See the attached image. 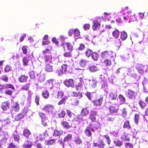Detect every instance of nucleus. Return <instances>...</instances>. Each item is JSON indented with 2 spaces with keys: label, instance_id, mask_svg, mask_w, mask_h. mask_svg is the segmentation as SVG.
<instances>
[{
  "label": "nucleus",
  "instance_id": "1",
  "mask_svg": "<svg viewBox=\"0 0 148 148\" xmlns=\"http://www.w3.org/2000/svg\"><path fill=\"white\" fill-rule=\"evenodd\" d=\"M128 7L123 8L120 12V15L123 14V18L125 21L130 19L134 21L136 20V17L134 13H132L131 10L128 11Z\"/></svg>",
  "mask_w": 148,
  "mask_h": 148
},
{
  "label": "nucleus",
  "instance_id": "2",
  "mask_svg": "<svg viewBox=\"0 0 148 148\" xmlns=\"http://www.w3.org/2000/svg\"><path fill=\"white\" fill-rule=\"evenodd\" d=\"M98 127L95 124H91L86 127L84 132L85 134L88 136H91L92 135V131L94 132L95 130L97 129Z\"/></svg>",
  "mask_w": 148,
  "mask_h": 148
},
{
  "label": "nucleus",
  "instance_id": "3",
  "mask_svg": "<svg viewBox=\"0 0 148 148\" xmlns=\"http://www.w3.org/2000/svg\"><path fill=\"white\" fill-rule=\"evenodd\" d=\"M114 53L111 51L108 52L106 51L103 52L101 54V57L103 58H106L113 57Z\"/></svg>",
  "mask_w": 148,
  "mask_h": 148
},
{
  "label": "nucleus",
  "instance_id": "4",
  "mask_svg": "<svg viewBox=\"0 0 148 148\" xmlns=\"http://www.w3.org/2000/svg\"><path fill=\"white\" fill-rule=\"evenodd\" d=\"M125 94L126 97L132 99H134L136 95L135 92L130 90L126 91Z\"/></svg>",
  "mask_w": 148,
  "mask_h": 148
},
{
  "label": "nucleus",
  "instance_id": "5",
  "mask_svg": "<svg viewBox=\"0 0 148 148\" xmlns=\"http://www.w3.org/2000/svg\"><path fill=\"white\" fill-rule=\"evenodd\" d=\"M64 84L67 87H74V81L73 79H67L64 82Z\"/></svg>",
  "mask_w": 148,
  "mask_h": 148
},
{
  "label": "nucleus",
  "instance_id": "6",
  "mask_svg": "<svg viewBox=\"0 0 148 148\" xmlns=\"http://www.w3.org/2000/svg\"><path fill=\"white\" fill-rule=\"evenodd\" d=\"M97 116V112L96 111L92 110L90 112L89 116V119L92 121H95L96 119V117Z\"/></svg>",
  "mask_w": 148,
  "mask_h": 148
},
{
  "label": "nucleus",
  "instance_id": "7",
  "mask_svg": "<svg viewBox=\"0 0 148 148\" xmlns=\"http://www.w3.org/2000/svg\"><path fill=\"white\" fill-rule=\"evenodd\" d=\"M6 88H10L14 90V87L12 85L10 84H6L5 85H0V91H2L3 89Z\"/></svg>",
  "mask_w": 148,
  "mask_h": 148
},
{
  "label": "nucleus",
  "instance_id": "8",
  "mask_svg": "<svg viewBox=\"0 0 148 148\" xmlns=\"http://www.w3.org/2000/svg\"><path fill=\"white\" fill-rule=\"evenodd\" d=\"M10 103L7 101L3 102L2 103L1 108L3 110H6L10 108Z\"/></svg>",
  "mask_w": 148,
  "mask_h": 148
},
{
  "label": "nucleus",
  "instance_id": "9",
  "mask_svg": "<svg viewBox=\"0 0 148 148\" xmlns=\"http://www.w3.org/2000/svg\"><path fill=\"white\" fill-rule=\"evenodd\" d=\"M33 145V144L32 142L27 140L25 141L22 147L23 148H31Z\"/></svg>",
  "mask_w": 148,
  "mask_h": 148
},
{
  "label": "nucleus",
  "instance_id": "10",
  "mask_svg": "<svg viewBox=\"0 0 148 148\" xmlns=\"http://www.w3.org/2000/svg\"><path fill=\"white\" fill-rule=\"evenodd\" d=\"M55 81L53 79H51L47 80L46 83V86L50 88H51L53 86V85L55 83Z\"/></svg>",
  "mask_w": 148,
  "mask_h": 148
},
{
  "label": "nucleus",
  "instance_id": "11",
  "mask_svg": "<svg viewBox=\"0 0 148 148\" xmlns=\"http://www.w3.org/2000/svg\"><path fill=\"white\" fill-rule=\"evenodd\" d=\"M98 83L97 81L95 79H93L90 81V86L91 88H94L97 86V84Z\"/></svg>",
  "mask_w": 148,
  "mask_h": 148
},
{
  "label": "nucleus",
  "instance_id": "12",
  "mask_svg": "<svg viewBox=\"0 0 148 148\" xmlns=\"http://www.w3.org/2000/svg\"><path fill=\"white\" fill-rule=\"evenodd\" d=\"M54 109L53 106L50 105H47L45 106L43 109L46 112H51Z\"/></svg>",
  "mask_w": 148,
  "mask_h": 148
},
{
  "label": "nucleus",
  "instance_id": "13",
  "mask_svg": "<svg viewBox=\"0 0 148 148\" xmlns=\"http://www.w3.org/2000/svg\"><path fill=\"white\" fill-rule=\"evenodd\" d=\"M46 65L45 67V71L48 72H51L53 70V65L52 63H46Z\"/></svg>",
  "mask_w": 148,
  "mask_h": 148
},
{
  "label": "nucleus",
  "instance_id": "14",
  "mask_svg": "<svg viewBox=\"0 0 148 148\" xmlns=\"http://www.w3.org/2000/svg\"><path fill=\"white\" fill-rule=\"evenodd\" d=\"M103 100V97H101L98 99L93 101V103L96 106H100L102 103Z\"/></svg>",
  "mask_w": 148,
  "mask_h": 148
},
{
  "label": "nucleus",
  "instance_id": "15",
  "mask_svg": "<svg viewBox=\"0 0 148 148\" xmlns=\"http://www.w3.org/2000/svg\"><path fill=\"white\" fill-rule=\"evenodd\" d=\"M93 145L94 146H98L101 148H104V147L105 146V144L103 141L102 140H100L97 143H94Z\"/></svg>",
  "mask_w": 148,
  "mask_h": 148
},
{
  "label": "nucleus",
  "instance_id": "16",
  "mask_svg": "<svg viewBox=\"0 0 148 148\" xmlns=\"http://www.w3.org/2000/svg\"><path fill=\"white\" fill-rule=\"evenodd\" d=\"M119 106L116 105L115 106H110L109 108L110 112L112 113H116L118 109Z\"/></svg>",
  "mask_w": 148,
  "mask_h": 148
},
{
  "label": "nucleus",
  "instance_id": "17",
  "mask_svg": "<svg viewBox=\"0 0 148 148\" xmlns=\"http://www.w3.org/2000/svg\"><path fill=\"white\" fill-rule=\"evenodd\" d=\"M61 125L64 128L66 129H69L71 127H72V124H71V125L67 122L65 121H62L61 122Z\"/></svg>",
  "mask_w": 148,
  "mask_h": 148
},
{
  "label": "nucleus",
  "instance_id": "18",
  "mask_svg": "<svg viewBox=\"0 0 148 148\" xmlns=\"http://www.w3.org/2000/svg\"><path fill=\"white\" fill-rule=\"evenodd\" d=\"M89 110L88 108H83L81 111V115L83 116H87L89 113Z\"/></svg>",
  "mask_w": 148,
  "mask_h": 148
},
{
  "label": "nucleus",
  "instance_id": "19",
  "mask_svg": "<svg viewBox=\"0 0 148 148\" xmlns=\"http://www.w3.org/2000/svg\"><path fill=\"white\" fill-rule=\"evenodd\" d=\"M93 24L92 27L94 30L98 29L100 27V24L95 20L93 21Z\"/></svg>",
  "mask_w": 148,
  "mask_h": 148
},
{
  "label": "nucleus",
  "instance_id": "20",
  "mask_svg": "<svg viewBox=\"0 0 148 148\" xmlns=\"http://www.w3.org/2000/svg\"><path fill=\"white\" fill-rule=\"evenodd\" d=\"M76 88L77 90H83L86 88V87L83 83L81 82L79 83L76 86Z\"/></svg>",
  "mask_w": 148,
  "mask_h": 148
},
{
  "label": "nucleus",
  "instance_id": "21",
  "mask_svg": "<svg viewBox=\"0 0 148 148\" xmlns=\"http://www.w3.org/2000/svg\"><path fill=\"white\" fill-rule=\"evenodd\" d=\"M28 77L23 75H21L18 78V81L21 83L25 82H27Z\"/></svg>",
  "mask_w": 148,
  "mask_h": 148
},
{
  "label": "nucleus",
  "instance_id": "22",
  "mask_svg": "<svg viewBox=\"0 0 148 148\" xmlns=\"http://www.w3.org/2000/svg\"><path fill=\"white\" fill-rule=\"evenodd\" d=\"M52 57L51 56L48 55H46L44 57V60L46 63H50L52 62Z\"/></svg>",
  "mask_w": 148,
  "mask_h": 148
},
{
  "label": "nucleus",
  "instance_id": "23",
  "mask_svg": "<svg viewBox=\"0 0 148 148\" xmlns=\"http://www.w3.org/2000/svg\"><path fill=\"white\" fill-rule=\"evenodd\" d=\"M42 96L44 98L47 99L48 98L49 93L47 90H45L42 92Z\"/></svg>",
  "mask_w": 148,
  "mask_h": 148
},
{
  "label": "nucleus",
  "instance_id": "24",
  "mask_svg": "<svg viewBox=\"0 0 148 148\" xmlns=\"http://www.w3.org/2000/svg\"><path fill=\"white\" fill-rule=\"evenodd\" d=\"M13 108L15 111H18L19 109V104L17 102H14L13 105Z\"/></svg>",
  "mask_w": 148,
  "mask_h": 148
},
{
  "label": "nucleus",
  "instance_id": "25",
  "mask_svg": "<svg viewBox=\"0 0 148 148\" xmlns=\"http://www.w3.org/2000/svg\"><path fill=\"white\" fill-rule=\"evenodd\" d=\"M31 134L30 132L28 129H24L23 131V135L24 136L27 138Z\"/></svg>",
  "mask_w": 148,
  "mask_h": 148
},
{
  "label": "nucleus",
  "instance_id": "26",
  "mask_svg": "<svg viewBox=\"0 0 148 148\" xmlns=\"http://www.w3.org/2000/svg\"><path fill=\"white\" fill-rule=\"evenodd\" d=\"M117 97V95L116 94L112 92L109 95V98L110 100H115Z\"/></svg>",
  "mask_w": 148,
  "mask_h": 148
},
{
  "label": "nucleus",
  "instance_id": "27",
  "mask_svg": "<svg viewBox=\"0 0 148 148\" xmlns=\"http://www.w3.org/2000/svg\"><path fill=\"white\" fill-rule=\"evenodd\" d=\"M127 37V33L125 32L121 33V38L123 40H125Z\"/></svg>",
  "mask_w": 148,
  "mask_h": 148
},
{
  "label": "nucleus",
  "instance_id": "28",
  "mask_svg": "<svg viewBox=\"0 0 148 148\" xmlns=\"http://www.w3.org/2000/svg\"><path fill=\"white\" fill-rule=\"evenodd\" d=\"M63 132L61 130H55L54 131L53 134V136H59L60 135H61L62 134Z\"/></svg>",
  "mask_w": 148,
  "mask_h": 148
},
{
  "label": "nucleus",
  "instance_id": "29",
  "mask_svg": "<svg viewBox=\"0 0 148 148\" xmlns=\"http://www.w3.org/2000/svg\"><path fill=\"white\" fill-rule=\"evenodd\" d=\"M103 64L105 66H110L111 65V62L110 60L106 59L104 61Z\"/></svg>",
  "mask_w": 148,
  "mask_h": 148
},
{
  "label": "nucleus",
  "instance_id": "30",
  "mask_svg": "<svg viewBox=\"0 0 148 148\" xmlns=\"http://www.w3.org/2000/svg\"><path fill=\"white\" fill-rule=\"evenodd\" d=\"M7 140V137L5 136L4 137L2 138V140L0 141V148H1V145H5Z\"/></svg>",
  "mask_w": 148,
  "mask_h": 148
},
{
  "label": "nucleus",
  "instance_id": "31",
  "mask_svg": "<svg viewBox=\"0 0 148 148\" xmlns=\"http://www.w3.org/2000/svg\"><path fill=\"white\" fill-rule=\"evenodd\" d=\"M119 32L117 30H116L112 32V35L113 36L116 38H118L119 36Z\"/></svg>",
  "mask_w": 148,
  "mask_h": 148
},
{
  "label": "nucleus",
  "instance_id": "32",
  "mask_svg": "<svg viewBox=\"0 0 148 148\" xmlns=\"http://www.w3.org/2000/svg\"><path fill=\"white\" fill-rule=\"evenodd\" d=\"M24 116L23 114L21 113L16 116L15 118V119L16 121H18L23 118Z\"/></svg>",
  "mask_w": 148,
  "mask_h": 148
},
{
  "label": "nucleus",
  "instance_id": "33",
  "mask_svg": "<svg viewBox=\"0 0 148 148\" xmlns=\"http://www.w3.org/2000/svg\"><path fill=\"white\" fill-rule=\"evenodd\" d=\"M89 70L92 72L96 71L98 70V68L95 66H92L89 67Z\"/></svg>",
  "mask_w": 148,
  "mask_h": 148
},
{
  "label": "nucleus",
  "instance_id": "34",
  "mask_svg": "<svg viewBox=\"0 0 148 148\" xmlns=\"http://www.w3.org/2000/svg\"><path fill=\"white\" fill-rule=\"evenodd\" d=\"M13 137L15 141H16L18 142H19L20 140V136L19 135L17 134H13Z\"/></svg>",
  "mask_w": 148,
  "mask_h": 148
},
{
  "label": "nucleus",
  "instance_id": "35",
  "mask_svg": "<svg viewBox=\"0 0 148 148\" xmlns=\"http://www.w3.org/2000/svg\"><path fill=\"white\" fill-rule=\"evenodd\" d=\"M139 104L141 107L142 108H144L146 106V103L144 102L143 100H140L139 102Z\"/></svg>",
  "mask_w": 148,
  "mask_h": 148
},
{
  "label": "nucleus",
  "instance_id": "36",
  "mask_svg": "<svg viewBox=\"0 0 148 148\" xmlns=\"http://www.w3.org/2000/svg\"><path fill=\"white\" fill-rule=\"evenodd\" d=\"M72 135L71 134H68L64 138L65 141H67L71 140L72 138Z\"/></svg>",
  "mask_w": 148,
  "mask_h": 148
},
{
  "label": "nucleus",
  "instance_id": "37",
  "mask_svg": "<svg viewBox=\"0 0 148 148\" xmlns=\"http://www.w3.org/2000/svg\"><path fill=\"white\" fill-rule=\"evenodd\" d=\"M123 127L128 129H131V127L130 125L129 122L128 121H126L124 123Z\"/></svg>",
  "mask_w": 148,
  "mask_h": 148
},
{
  "label": "nucleus",
  "instance_id": "38",
  "mask_svg": "<svg viewBox=\"0 0 148 148\" xmlns=\"http://www.w3.org/2000/svg\"><path fill=\"white\" fill-rule=\"evenodd\" d=\"M72 95L76 97L79 99L82 97V94L79 92H73Z\"/></svg>",
  "mask_w": 148,
  "mask_h": 148
},
{
  "label": "nucleus",
  "instance_id": "39",
  "mask_svg": "<svg viewBox=\"0 0 148 148\" xmlns=\"http://www.w3.org/2000/svg\"><path fill=\"white\" fill-rule=\"evenodd\" d=\"M28 61L29 60L27 58V57L24 58L23 60V65L24 66L27 65Z\"/></svg>",
  "mask_w": 148,
  "mask_h": 148
},
{
  "label": "nucleus",
  "instance_id": "40",
  "mask_svg": "<svg viewBox=\"0 0 148 148\" xmlns=\"http://www.w3.org/2000/svg\"><path fill=\"white\" fill-rule=\"evenodd\" d=\"M66 47H67L68 50H69L70 51H72V49L73 47L71 45V44L68 42H66Z\"/></svg>",
  "mask_w": 148,
  "mask_h": 148
},
{
  "label": "nucleus",
  "instance_id": "41",
  "mask_svg": "<svg viewBox=\"0 0 148 148\" xmlns=\"http://www.w3.org/2000/svg\"><path fill=\"white\" fill-rule=\"evenodd\" d=\"M67 65L66 64H64L62 66L61 69L64 73L67 71Z\"/></svg>",
  "mask_w": 148,
  "mask_h": 148
},
{
  "label": "nucleus",
  "instance_id": "42",
  "mask_svg": "<svg viewBox=\"0 0 148 148\" xmlns=\"http://www.w3.org/2000/svg\"><path fill=\"white\" fill-rule=\"evenodd\" d=\"M67 99V97H64L62 100H60L58 103V105H61L65 103L66 100Z\"/></svg>",
  "mask_w": 148,
  "mask_h": 148
},
{
  "label": "nucleus",
  "instance_id": "43",
  "mask_svg": "<svg viewBox=\"0 0 148 148\" xmlns=\"http://www.w3.org/2000/svg\"><path fill=\"white\" fill-rule=\"evenodd\" d=\"M93 59L94 60H97L98 59V55L96 53H93L91 56Z\"/></svg>",
  "mask_w": 148,
  "mask_h": 148
},
{
  "label": "nucleus",
  "instance_id": "44",
  "mask_svg": "<svg viewBox=\"0 0 148 148\" xmlns=\"http://www.w3.org/2000/svg\"><path fill=\"white\" fill-rule=\"evenodd\" d=\"M66 114L65 112L63 110H62L58 114V116L60 118L63 117Z\"/></svg>",
  "mask_w": 148,
  "mask_h": 148
},
{
  "label": "nucleus",
  "instance_id": "45",
  "mask_svg": "<svg viewBox=\"0 0 148 148\" xmlns=\"http://www.w3.org/2000/svg\"><path fill=\"white\" fill-rule=\"evenodd\" d=\"M114 143L116 146L120 147L122 145V143L119 140L114 141Z\"/></svg>",
  "mask_w": 148,
  "mask_h": 148
},
{
  "label": "nucleus",
  "instance_id": "46",
  "mask_svg": "<svg viewBox=\"0 0 148 148\" xmlns=\"http://www.w3.org/2000/svg\"><path fill=\"white\" fill-rule=\"evenodd\" d=\"M74 34L75 36L78 37L80 35V32L78 29H76L74 31Z\"/></svg>",
  "mask_w": 148,
  "mask_h": 148
},
{
  "label": "nucleus",
  "instance_id": "47",
  "mask_svg": "<svg viewBox=\"0 0 148 148\" xmlns=\"http://www.w3.org/2000/svg\"><path fill=\"white\" fill-rule=\"evenodd\" d=\"M100 84L101 85V88H103L107 86L106 82L104 81H102L100 82Z\"/></svg>",
  "mask_w": 148,
  "mask_h": 148
},
{
  "label": "nucleus",
  "instance_id": "48",
  "mask_svg": "<svg viewBox=\"0 0 148 148\" xmlns=\"http://www.w3.org/2000/svg\"><path fill=\"white\" fill-rule=\"evenodd\" d=\"M3 123L4 125H7L8 124H9L10 123V119L9 118H7L6 119H4L3 121Z\"/></svg>",
  "mask_w": 148,
  "mask_h": 148
},
{
  "label": "nucleus",
  "instance_id": "49",
  "mask_svg": "<svg viewBox=\"0 0 148 148\" xmlns=\"http://www.w3.org/2000/svg\"><path fill=\"white\" fill-rule=\"evenodd\" d=\"M86 62L85 61L82 60L79 62V64L82 67H84L86 65Z\"/></svg>",
  "mask_w": 148,
  "mask_h": 148
},
{
  "label": "nucleus",
  "instance_id": "50",
  "mask_svg": "<svg viewBox=\"0 0 148 148\" xmlns=\"http://www.w3.org/2000/svg\"><path fill=\"white\" fill-rule=\"evenodd\" d=\"M64 56L65 57L69 58L71 56V54L70 52H66L63 54Z\"/></svg>",
  "mask_w": 148,
  "mask_h": 148
},
{
  "label": "nucleus",
  "instance_id": "51",
  "mask_svg": "<svg viewBox=\"0 0 148 148\" xmlns=\"http://www.w3.org/2000/svg\"><path fill=\"white\" fill-rule=\"evenodd\" d=\"M29 88V84H26L23 86L21 88V90H28Z\"/></svg>",
  "mask_w": 148,
  "mask_h": 148
},
{
  "label": "nucleus",
  "instance_id": "52",
  "mask_svg": "<svg viewBox=\"0 0 148 148\" xmlns=\"http://www.w3.org/2000/svg\"><path fill=\"white\" fill-rule=\"evenodd\" d=\"M104 137L107 140V143L108 145H110V143L111 140L110 138V137L108 135H106L104 136Z\"/></svg>",
  "mask_w": 148,
  "mask_h": 148
},
{
  "label": "nucleus",
  "instance_id": "53",
  "mask_svg": "<svg viewBox=\"0 0 148 148\" xmlns=\"http://www.w3.org/2000/svg\"><path fill=\"white\" fill-rule=\"evenodd\" d=\"M93 53L91 50L89 49L85 53L86 56L88 57L90 56V55L92 56V55Z\"/></svg>",
  "mask_w": 148,
  "mask_h": 148
},
{
  "label": "nucleus",
  "instance_id": "54",
  "mask_svg": "<svg viewBox=\"0 0 148 148\" xmlns=\"http://www.w3.org/2000/svg\"><path fill=\"white\" fill-rule=\"evenodd\" d=\"M119 98L122 103H123L125 101V97L122 95H120L119 96Z\"/></svg>",
  "mask_w": 148,
  "mask_h": 148
},
{
  "label": "nucleus",
  "instance_id": "55",
  "mask_svg": "<svg viewBox=\"0 0 148 148\" xmlns=\"http://www.w3.org/2000/svg\"><path fill=\"white\" fill-rule=\"evenodd\" d=\"M67 114L70 118H72L73 119V116L74 114L71 113L70 111H67Z\"/></svg>",
  "mask_w": 148,
  "mask_h": 148
},
{
  "label": "nucleus",
  "instance_id": "56",
  "mask_svg": "<svg viewBox=\"0 0 148 148\" xmlns=\"http://www.w3.org/2000/svg\"><path fill=\"white\" fill-rule=\"evenodd\" d=\"M45 76L44 75H41L39 78V81L40 82H43L45 80Z\"/></svg>",
  "mask_w": 148,
  "mask_h": 148
},
{
  "label": "nucleus",
  "instance_id": "57",
  "mask_svg": "<svg viewBox=\"0 0 148 148\" xmlns=\"http://www.w3.org/2000/svg\"><path fill=\"white\" fill-rule=\"evenodd\" d=\"M56 72L59 75H61L64 73L62 70L61 68L58 69L56 71Z\"/></svg>",
  "mask_w": 148,
  "mask_h": 148
},
{
  "label": "nucleus",
  "instance_id": "58",
  "mask_svg": "<svg viewBox=\"0 0 148 148\" xmlns=\"http://www.w3.org/2000/svg\"><path fill=\"white\" fill-rule=\"evenodd\" d=\"M139 119V115L137 114L135 115V120L136 123L137 124L138 122V120Z\"/></svg>",
  "mask_w": 148,
  "mask_h": 148
},
{
  "label": "nucleus",
  "instance_id": "59",
  "mask_svg": "<svg viewBox=\"0 0 148 148\" xmlns=\"http://www.w3.org/2000/svg\"><path fill=\"white\" fill-rule=\"evenodd\" d=\"M127 114V111L126 109L124 108L123 110L122 113L121 114V115L124 117L126 116Z\"/></svg>",
  "mask_w": 148,
  "mask_h": 148
},
{
  "label": "nucleus",
  "instance_id": "60",
  "mask_svg": "<svg viewBox=\"0 0 148 148\" xmlns=\"http://www.w3.org/2000/svg\"><path fill=\"white\" fill-rule=\"evenodd\" d=\"M28 110V108L27 107H25L23 110L22 112L21 113L23 114L24 116H25L26 114V113L27 112Z\"/></svg>",
  "mask_w": 148,
  "mask_h": 148
},
{
  "label": "nucleus",
  "instance_id": "61",
  "mask_svg": "<svg viewBox=\"0 0 148 148\" xmlns=\"http://www.w3.org/2000/svg\"><path fill=\"white\" fill-rule=\"evenodd\" d=\"M28 47L26 46H24L22 48V50L24 54H26L27 52V49Z\"/></svg>",
  "mask_w": 148,
  "mask_h": 148
},
{
  "label": "nucleus",
  "instance_id": "62",
  "mask_svg": "<svg viewBox=\"0 0 148 148\" xmlns=\"http://www.w3.org/2000/svg\"><path fill=\"white\" fill-rule=\"evenodd\" d=\"M5 94L11 95L12 93V90L7 89L5 92Z\"/></svg>",
  "mask_w": 148,
  "mask_h": 148
},
{
  "label": "nucleus",
  "instance_id": "63",
  "mask_svg": "<svg viewBox=\"0 0 148 148\" xmlns=\"http://www.w3.org/2000/svg\"><path fill=\"white\" fill-rule=\"evenodd\" d=\"M29 76L31 79H33L35 77L34 73V71H31L30 72Z\"/></svg>",
  "mask_w": 148,
  "mask_h": 148
},
{
  "label": "nucleus",
  "instance_id": "64",
  "mask_svg": "<svg viewBox=\"0 0 148 148\" xmlns=\"http://www.w3.org/2000/svg\"><path fill=\"white\" fill-rule=\"evenodd\" d=\"M125 146L126 148H132L133 146L132 144L129 143H125Z\"/></svg>",
  "mask_w": 148,
  "mask_h": 148
}]
</instances>
